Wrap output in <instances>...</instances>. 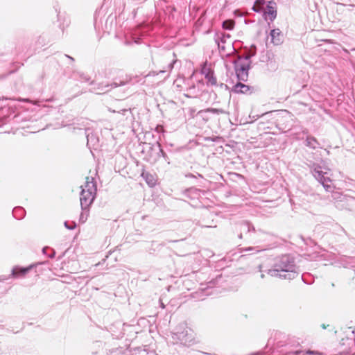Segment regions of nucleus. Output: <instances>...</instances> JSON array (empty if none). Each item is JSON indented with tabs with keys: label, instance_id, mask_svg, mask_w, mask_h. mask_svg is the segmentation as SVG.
Listing matches in <instances>:
<instances>
[{
	"label": "nucleus",
	"instance_id": "obj_1",
	"mask_svg": "<svg viewBox=\"0 0 355 355\" xmlns=\"http://www.w3.org/2000/svg\"><path fill=\"white\" fill-rule=\"evenodd\" d=\"M80 202L82 209L88 208L93 202L96 193V187L93 181H87L85 185L81 186Z\"/></svg>",
	"mask_w": 355,
	"mask_h": 355
},
{
	"label": "nucleus",
	"instance_id": "obj_2",
	"mask_svg": "<svg viewBox=\"0 0 355 355\" xmlns=\"http://www.w3.org/2000/svg\"><path fill=\"white\" fill-rule=\"evenodd\" d=\"M278 268L277 271L280 270L282 272H288V277L291 278V275H293L295 272V266L291 259L284 256L282 257L280 263L277 266Z\"/></svg>",
	"mask_w": 355,
	"mask_h": 355
},
{
	"label": "nucleus",
	"instance_id": "obj_3",
	"mask_svg": "<svg viewBox=\"0 0 355 355\" xmlns=\"http://www.w3.org/2000/svg\"><path fill=\"white\" fill-rule=\"evenodd\" d=\"M249 64L247 60H239L236 64V73L239 80H245L248 76Z\"/></svg>",
	"mask_w": 355,
	"mask_h": 355
},
{
	"label": "nucleus",
	"instance_id": "obj_4",
	"mask_svg": "<svg viewBox=\"0 0 355 355\" xmlns=\"http://www.w3.org/2000/svg\"><path fill=\"white\" fill-rule=\"evenodd\" d=\"M264 15L266 19L272 21L277 16V6L276 3L273 1H269L265 10Z\"/></svg>",
	"mask_w": 355,
	"mask_h": 355
},
{
	"label": "nucleus",
	"instance_id": "obj_5",
	"mask_svg": "<svg viewBox=\"0 0 355 355\" xmlns=\"http://www.w3.org/2000/svg\"><path fill=\"white\" fill-rule=\"evenodd\" d=\"M180 335V338L182 340H184L186 342H191L193 341L195 338L193 335V330L191 328L187 327V324H184V327L183 328V331L181 332H178Z\"/></svg>",
	"mask_w": 355,
	"mask_h": 355
},
{
	"label": "nucleus",
	"instance_id": "obj_6",
	"mask_svg": "<svg viewBox=\"0 0 355 355\" xmlns=\"http://www.w3.org/2000/svg\"><path fill=\"white\" fill-rule=\"evenodd\" d=\"M271 42L275 45H279L284 41V36L279 28L273 29L270 31Z\"/></svg>",
	"mask_w": 355,
	"mask_h": 355
},
{
	"label": "nucleus",
	"instance_id": "obj_7",
	"mask_svg": "<svg viewBox=\"0 0 355 355\" xmlns=\"http://www.w3.org/2000/svg\"><path fill=\"white\" fill-rule=\"evenodd\" d=\"M32 268V266L25 268L16 266L12 270V276L14 278L24 277Z\"/></svg>",
	"mask_w": 355,
	"mask_h": 355
},
{
	"label": "nucleus",
	"instance_id": "obj_8",
	"mask_svg": "<svg viewBox=\"0 0 355 355\" xmlns=\"http://www.w3.org/2000/svg\"><path fill=\"white\" fill-rule=\"evenodd\" d=\"M315 177L319 180V181L322 183L323 187L326 190H329L332 189L334 187L332 185L331 181L329 177H326L324 174H322L321 171H315Z\"/></svg>",
	"mask_w": 355,
	"mask_h": 355
},
{
	"label": "nucleus",
	"instance_id": "obj_9",
	"mask_svg": "<svg viewBox=\"0 0 355 355\" xmlns=\"http://www.w3.org/2000/svg\"><path fill=\"white\" fill-rule=\"evenodd\" d=\"M250 88L248 85H245L243 83H237L234 88V91L236 93H242L245 94L249 91Z\"/></svg>",
	"mask_w": 355,
	"mask_h": 355
},
{
	"label": "nucleus",
	"instance_id": "obj_10",
	"mask_svg": "<svg viewBox=\"0 0 355 355\" xmlns=\"http://www.w3.org/2000/svg\"><path fill=\"white\" fill-rule=\"evenodd\" d=\"M306 145L314 149L318 145V142L314 137H308L306 139Z\"/></svg>",
	"mask_w": 355,
	"mask_h": 355
},
{
	"label": "nucleus",
	"instance_id": "obj_11",
	"mask_svg": "<svg viewBox=\"0 0 355 355\" xmlns=\"http://www.w3.org/2000/svg\"><path fill=\"white\" fill-rule=\"evenodd\" d=\"M145 178L147 184L150 187H153L154 186H155L157 180L152 175L146 174L145 175Z\"/></svg>",
	"mask_w": 355,
	"mask_h": 355
},
{
	"label": "nucleus",
	"instance_id": "obj_12",
	"mask_svg": "<svg viewBox=\"0 0 355 355\" xmlns=\"http://www.w3.org/2000/svg\"><path fill=\"white\" fill-rule=\"evenodd\" d=\"M234 26V21L233 20H226L223 23V28L227 30H232Z\"/></svg>",
	"mask_w": 355,
	"mask_h": 355
},
{
	"label": "nucleus",
	"instance_id": "obj_13",
	"mask_svg": "<svg viewBox=\"0 0 355 355\" xmlns=\"http://www.w3.org/2000/svg\"><path fill=\"white\" fill-rule=\"evenodd\" d=\"M206 78L208 80V82L211 85H216L217 83L216 77L214 76L212 73H209L206 75Z\"/></svg>",
	"mask_w": 355,
	"mask_h": 355
},
{
	"label": "nucleus",
	"instance_id": "obj_14",
	"mask_svg": "<svg viewBox=\"0 0 355 355\" xmlns=\"http://www.w3.org/2000/svg\"><path fill=\"white\" fill-rule=\"evenodd\" d=\"M304 355H322V354L318 351L308 350Z\"/></svg>",
	"mask_w": 355,
	"mask_h": 355
},
{
	"label": "nucleus",
	"instance_id": "obj_15",
	"mask_svg": "<svg viewBox=\"0 0 355 355\" xmlns=\"http://www.w3.org/2000/svg\"><path fill=\"white\" fill-rule=\"evenodd\" d=\"M300 353H301V352H300V351H295V352H293V354L294 355H297V354H299Z\"/></svg>",
	"mask_w": 355,
	"mask_h": 355
},
{
	"label": "nucleus",
	"instance_id": "obj_16",
	"mask_svg": "<svg viewBox=\"0 0 355 355\" xmlns=\"http://www.w3.org/2000/svg\"><path fill=\"white\" fill-rule=\"evenodd\" d=\"M253 9L254 10V11H259V10L255 8V6H254Z\"/></svg>",
	"mask_w": 355,
	"mask_h": 355
},
{
	"label": "nucleus",
	"instance_id": "obj_17",
	"mask_svg": "<svg viewBox=\"0 0 355 355\" xmlns=\"http://www.w3.org/2000/svg\"><path fill=\"white\" fill-rule=\"evenodd\" d=\"M322 327H323L324 329H325V328H326V325L323 324V325H322Z\"/></svg>",
	"mask_w": 355,
	"mask_h": 355
}]
</instances>
